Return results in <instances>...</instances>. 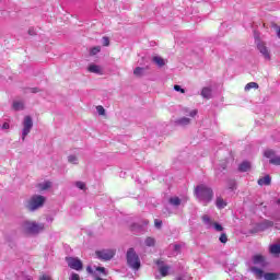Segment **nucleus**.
Wrapping results in <instances>:
<instances>
[{"mask_svg": "<svg viewBox=\"0 0 280 280\" xmlns=\"http://www.w3.org/2000/svg\"><path fill=\"white\" fill-rule=\"evenodd\" d=\"M195 194L198 198V201L205 205H209V202L213 200V190L205 184L197 186Z\"/></svg>", "mask_w": 280, "mask_h": 280, "instance_id": "obj_1", "label": "nucleus"}, {"mask_svg": "<svg viewBox=\"0 0 280 280\" xmlns=\"http://www.w3.org/2000/svg\"><path fill=\"white\" fill-rule=\"evenodd\" d=\"M47 199L43 195H33L27 201H26V209L28 211H38V209H42V207L45 206V201Z\"/></svg>", "mask_w": 280, "mask_h": 280, "instance_id": "obj_2", "label": "nucleus"}, {"mask_svg": "<svg viewBox=\"0 0 280 280\" xmlns=\"http://www.w3.org/2000/svg\"><path fill=\"white\" fill-rule=\"evenodd\" d=\"M127 259V266L131 268V270H139L141 268V258H139V255L135 250V248H129L126 254Z\"/></svg>", "mask_w": 280, "mask_h": 280, "instance_id": "obj_3", "label": "nucleus"}, {"mask_svg": "<svg viewBox=\"0 0 280 280\" xmlns=\"http://www.w3.org/2000/svg\"><path fill=\"white\" fill-rule=\"evenodd\" d=\"M23 231L25 233H30L31 235H36V233H40V231H45V224L43 223H36L32 221H25L22 224Z\"/></svg>", "mask_w": 280, "mask_h": 280, "instance_id": "obj_4", "label": "nucleus"}, {"mask_svg": "<svg viewBox=\"0 0 280 280\" xmlns=\"http://www.w3.org/2000/svg\"><path fill=\"white\" fill-rule=\"evenodd\" d=\"M95 255L97 259H101V261H110L115 255H117V249L115 248H107V249H101L96 250Z\"/></svg>", "mask_w": 280, "mask_h": 280, "instance_id": "obj_5", "label": "nucleus"}, {"mask_svg": "<svg viewBox=\"0 0 280 280\" xmlns=\"http://www.w3.org/2000/svg\"><path fill=\"white\" fill-rule=\"evenodd\" d=\"M252 272L256 276L258 279H265V280H279L280 275L279 273H264V270L257 268V267H252Z\"/></svg>", "mask_w": 280, "mask_h": 280, "instance_id": "obj_6", "label": "nucleus"}, {"mask_svg": "<svg viewBox=\"0 0 280 280\" xmlns=\"http://www.w3.org/2000/svg\"><path fill=\"white\" fill-rule=\"evenodd\" d=\"M22 141H25V137L32 132V128H34V120L32 116H25L22 122Z\"/></svg>", "mask_w": 280, "mask_h": 280, "instance_id": "obj_7", "label": "nucleus"}, {"mask_svg": "<svg viewBox=\"0 0 280 280\" xmlns=\"http://www.w3.org/2000/svg\"><path fill=\"white\" fill-rule=\"evenodd\" d=\"M67 264L72 270H82V260L73 257L67 258Z\"/></svg>", "mask_w": 280, "mask_h": 280, "instance_id": "obj_8", "label": "nucleus"}, {"mask_svg": "<svg viewBox=\"0 0 280 280\" xmlns=\"http://www.w3.org/2000/svg\"><path fill=\"white\" fill-rule=\"evenodd\" d=\"M257 49L261 54V56L265 58V60H270V50H268V47H266V43L258 42Z\"/></svg>", "mask_w": 280, "mask_h": 280, "instance_id": "obj_9", "label": "nucleus"}, {"mask_svg": "<svg viewBox=\"0 0 280 280\" xmlns=\"http://www.w3.org/2000/svg\"><path fill=\"white\" fill-rule=\"evenodd\" d=\"M158 268H159V272L162 277H167V275H170V266L165 265V262H163V260H156L155 261Z\"/></svg>", "mask_w": 280, "mask_h": 280, "instance_id": "obj_10", "label": "nucleus"}, {"mask_svg": "<svg viewBox=\"0 0 280 280\" xmlns=\"http://www.w3.org/2000/svg\"><path fill=\"white\" fill-rule=\"evenodd\" d=\"M265 156L267 159H270L269 163H271L272 165H280V158L275 156V151H272V150L265 151Z\"/></svg>", "mask_w": 280, "mask_h": 280, "instance_id": "obj_11", "label": "nucleus"}, {"mask_svg": "<svg viewBox=\"0 0 280 280\" xmlns=\"http://www.w3.org/2000/svg\"><path fill=\"white\" fill-rule=\"evenodd\" d=\"M170 205H172V207H180V205H186L187 203V197L180 199L178 197H171L168 199Z\"/></svg>", "mask_w": 280, "mask_h": 280, "instance_id": "obj_12", "label": "nucleus"}, {"mask_svg": "<svg viewBox=\"0 0 280 280\" xmlns=\"http://www.w3.org/2000/svg\"><path fill=\"white\" fill-rule=\"evenodd\" d=\"M149 221L144 220L141 223H133L131 225V231L136 232V233H141V231H143L144 226H148Z\"/></svg>", "mask_w": 280, "mask_h": 280, "instance_id": "obj_13", "label": "nucleus"}, {"mask_svg": "<svg viewBox=\"0 0 280 280\" xmlns=\"http://www.w3.org/2000/svg\"><path fill=\"white\" fill-rule=\"evenodd\" d=\"M88 71L90 73H96V75H102L104 73V69H102V66H97L95 63H91L88 68Z\"/></svg>", "mask_w": 280, "mask_h": 280, "instance_id": "obj_14", "label": "nucleus"}, {"mask_svg": "<svg viewBox=\"0 0 280 280\" xmlns=\"http://www.w3.org/2000/svg\"><path fill=\"white\" fill-rule=\"evenodd\" d=\"M275 226V222L265 220L257 225L258 231H268V229H272Z\"/></svg>", "mask_w": 280, "mask_h": 280, "instance_id": "obj_15", "label": "nucleus"}, {"mask_svg": "<svg viewBox=\"0 0 280 280\" xmlns=\"http://www.w3.org/2000/svg\"><path fill=\"white\" fill-rule=\"evenodd\" d=\"M189 124H191V119L187 117H182L175 120V126H182V128L189 126Z\"/></svg>", "mask_w": 280, "mask_h": 280, "instance_id": "obj_16", "label": "nucleus"}, {"mask_svg": "<svg viewBox=\"0 0 280 280\" xmlns=\"http://www.w3.org/2000/svg\"><path fill=\"white\" fill-rule=\"evenodd\" d=\"M253 262L256 266H261L264 268V266H266V260L264 259V256L261 255H256L253 257Z\"/></svg>", "mask_w": 280, "mask_h": 280, "instance_id": "obj_17", "label": "nucleus"}, {"mask_svg": "<svg viewBox=\"0 0 280 280\" xmlns=\"http://www.w3.org/2000/svg\"><path fill=\"white\" fill-rule=\"evenodd\" d=\"M51 182L49 180H46V182H43V183H39L37 185V189H39L40 191H47V189H51Z\"/></svg>", "mask_w": 280, "mask_h": 280, "instance_id": "obj_18", "label": "nucleus"}, {"mask_svg": "<svg viewBox=\"0 0 280 280\" xmlns=\"http://www.w3.org/2000/svg\"><path fill=\"white\" fill-rule=\"evenodd\" d=\"M201 220H202L203 224H206V226L208 229H211V226H213V221L211 220L210 215L205 214V215L201 217Z\"/></svg>", "mask_w": 280, "mask_h": 280, "instance_id": "obj_19", "label": "nucleus"}, {"mask_svg": "<svg viewBox=\"0 0 280 280\" xmlns=\"http://www.w3.org/2000/svg\"><path fill=\"white\" fill-rule=\"evenodd\" d=\"M144 246H148L149 248H152V247L156 246V240L152 236H148L144 240Z\"/></svg>", "mask_w": 280, "mask_h": 280, "instance_id": "obj_20", "label": "nucleus"}, {"mask_svg": "<svg viewBox=\"0 0 280 280\" xmlns=\"http://www.w3.org/2000/svg\"><path fill=\"white\" fill-rule=\"evenodd\" d=\"M270 183H272V178H270V175H266L262 178L258 179V185H260L262 187V185H270Z\"/></svg>", "mask_w": 280, "mask_h": 280, "instance_id": "obj_21", "label": "nucleus"}, {"mask_svg": "<svg viewBox=\"0 0 280 280\" xmlns=\"http://www.w3.org/2000/svg\"><path fill=\"white\" fill-rule=\"evenodd\" d=\"M152 61L156 63L159 67H165L166 61L162 57L155 56L152 58Z\"/></svg>", "mask_w": 280, "mask_h": 280, "instance_id": "obj_22", "label": "nucleus"}, {"mask_svg": "<svg viewBox=\"0 0 280 280\" xmlns=\"http://www.w3.org/2000/svg\"><path fill=\"white\" fill-rule=\"evenodd\" d=\"M201 97H205L206 100L211 98V88H203L201 91Z\"/></svg>", "mask_w": 280, "mask_h": 280, "instance_id": "obj_23", "label": "nucleus"}, {"mask_svg": "<svg viewBox=\"0 0 280 280\" xmlns=\"http://www.w3.org/2000/svg\"><path fill=\"white\" fill-rule=\"evenodd\" d=\"M12 106L15 110H23V108H25V104L23 103V101L13 102Z\"/></svg>", "mask_w": 280, "mask_h": 280, "instance_id": "obj_24", "label": "nucleus"}, {"mask_svg": "<svg viewBox=\"0 0 280 280\" xmlns=\"http://www.w3.org/2000/svg\"><path fill=\"white\" fill-rule=\"evenodd\" d=\"M240 172H248L250 170V162H243L238 166Z\"/></svg>", "mask_w": 280, "mask_h": 280, "instance_id": "obj_25", "label": "nucleus"}, {"mask_svg": "<svg viewBox=\"0 0 280 280\" xmlns=\"http://www.w3.org/2000/svg\"><path fill=\"white\" fill-rule=\"evenodd\" d=\"M271 255H279L280 253V245L279 244H273L269 248Z\"/></svg>", "mask_w": 280, "mask_h": 280, "instance_id": "obj_26", "label": "nucleus"}, {"mask_svg": "<svg viewBox=\"0 0 280 280\" xmlns=\"http://www.w3.org/2000/svg\"><path fill=\"white\" fill-rule=\"evenodd\" d=\"M143 73H145V69L144 68L137 67L133 70V75H137V78H141V75H143Z\"/></svg>", "mask_w": 280, "mask_h": 280, "instance_id": "obj_27", "label": "nucleus"}, {"mask_svg": "<svg viewBox=\"0 0 280 280\" xmlns=\"http://www.w3.org/2000/svg\"><path fill=\"white\" fill-rule=\"evenodd\" d=\"M93 272H95V275H97V272H101L103 277H108V271L104 267H96L95 271L93 270Z\"/></svg>", "mask_w": 280, "mask_h": 280, "instance_id": "obj_28", "label": "nucleus"}, {"mask_svg": "<svg viewBox=\"0 0 280 280\" xmlns=\"http://www.w3.org/2000/svg\"><path fill=\"white\" fill-rule=\"evenodd\" d=\"M100 51H102V47L95 46V47L91 48L90 56H97V54H100Z\"/></svg>", "mask_w": 280, "mask_h": 280, "instance_id": "obj_29", "label": "nucleus"}, {"mask_svg": "<svg viewBox=\"0 0 280 280\" xmlns=\"http://www.w3.org/2000/svg\"><path fill=\"white\" fill-rule=\"evenodd\" d=\"M250 89H259V84L256 82H249L245 85V91H250Z\"/></svg>", "mask_w": 280, "mask_h": 280, "instance_id": "obj_30", "label": "nucleus"}, {"mask_svg": "<svg viewBox=\"0 0 280 280\" xmlns=\"http://www.w3.org/2000/svg\"><path fill=\"white\" fill-rule=\"evenodd\" d=\"M217 207L218 209H224V207H226V201L222 198H217Z\"/></svg>", "mask_w": 280, "mask_h": 280, "instance_id": "obj_31", "label": "nucleus"}, {"mask_svg": "<svg viewBox=\"0 0 280 280\" xmlns=\"http://www.w3.org/2000/svg\"><path fill=\"white\" fill-rule=\"evenodd\" d=\"M223 170H226V162H222L220 164V166L215 170V175L220 176V172H222Z\"/></svg>", "mask_w": 280, "mask_h": 280, "instance_id": "obj_32", "label": "nucleus"}, {"mask_svg": "<svg viewBox=\"0 0 280 280\" xmlns=\"http://www.w3.org/2000/svg\"><path fill=\"white\" fill-rule=\"evenodd\" d=\"M68 162H70L72 165H78V156L75 155H69Z\"/></svg>", "mask_w": 280, "mask_h": 280, "instance_id": "obj_33", "label": "nucleus"}, {"mask_svg": "<svg viewBox=\"0 0 280 280\" xmlns=\"http://www.w3.org/2000/svg\"><path fill=\"white\" fill-rule=\"evenodd\" d=\"M75 187H78V189H81L82 191H85L86 184H84L83 182H77Z\"/></svg>", "mask_w": 280, "mask_h": 280, "instance_id": "obj_34", "label": "nucleus"}, {"mask_svg": "<svg viewBox=\"0 0 280 280\" xmlns=\"http://www.w3.org/2000/svg\"><path fill=\"white\" fill-rule=\"evenodd\" d=\"M219 240H220L221 244H226V242H229V237L226 236L225 233L221 234Z\"/></svg>", "mask_w": 280, "mask_h": 280, "instance_id": "obj_35", "label": "nucleus"}, {"mask_svg": "<svg viewBox=\"0 0 280 280\" xmlns=\"http://www.w3.org/2000/svg\"><path fill=\"white\" fill-rule=\"evenodd\" d=\"M96 110H97L98 115H106V109H104V107L102 105H98L96 107Z\"/></svg>", "mask_w": 280, "mask_h": 280, "instance_id": "obj_36", "label": "nucleus"}, {"mask_svg": "<svg viewBox=\"0 0 280 280\" xmlns=\"http://www.w3.org/2000/svg\"><path fill=\"white\" fill-rule=\"evenodd\" d=\"M212 226H214V230L218 231L219 233L224 231V228H222V225L219 223H212Z\"/></svg>", "mask_w": 280, "mask_h": 280, "instance_id": "obj_37", "label": "nucleus"}, {"mask_svg": "<svg viewBox=\"0 0 280 280\" xmlns=\"http://www.w3.org/2000/svg\"><path fill=\"white\" fill-rule=\"evenodd\" d=\"M154 226L155 229H161V226H163V221L155 219L154 220Z\"/></svg>", "mask_w": 280, "mask_h": 280, "instance_id": "obj_38", "label": "nucleus"}, {"mask_svg": "<svg viewBox=\"0 0 280 280\" xmlns=\"http://www.w3.org/2000/svg\"><path fill=\"white\" fill-rule=\"evenodd\" d=\"M102 43L104 47H108V45H110V39H108V37H103Z\"/></svg>", "mask_w": 280, "mask_h": 280, "instance_id": "obj_39", "label": "nucleus"}, {"mask_svg": "<svg viewBox=\"0 0 280 280\" xmlns=\"http://www.w3.org/2000/svg\"><path fill=\"white\" fill-rule=\"evenodd\" d=\"M228 187H229V189H235V182L233 180V179H230L229 182H228Z\"/></svg>", "mask_w": 280, "mask_h": 280, "instance_id": "obj_40", "label": "nucleus"}, {"mask_svg": "<svg viewBox=\"0 0 280 280\" xmlns=\"http://www.w3.org/2000/svg\"><path fill=\"white\" fill-rule=\"evenodd\" d=\"M174 91H177L178 93H185V89H182L180 85H174Z\"/></svg>", "mask_w": 280, "mask_h": 280, "instance_id": "obj_41", "label": "nucleus"}, {"mask_svg": "<svg viewBox=\"0 0 280 280\" xmlns=\"http://www.w3.org/2000/svg\"><path fill=\"white\" fill-rule=\"evenodd\" d=\"M39 280H54V279H51V276L49 275H43L39 277Z\"/></svg>", "mask_w": 280, "mask_h": 280, "instance_id": "obj_42", "label": "nucleus"}, {"mask_svg": "<svg viewBox=\"0 0 280 280\" xmlns=\"http://www.w3.org/2000/svg\"><path fill=\"white\" fill-rule=\"evenodd\" d=\"M70 280H80V275L72 273L71 277H70Z\"/></svg>", "mask_w": 280, "mask_h": 280, "instance_id": "obj_43", "label": "nucleus"}, {"mask_svg": "<svg viewBox=\"0 0 280 280\" xmlns=\"http://www.w3.org/2000/svg\"><path fill=\"white\" fill-rule=\"evenodd\" d=\"M28 34L30 36H36V30H34L33 27L28 28Z\"/></svg>", "mask_w": 280, "mask_h": 280, "instance_id": "obj_44", "label": "nucleus"}, {"mask_svg": "<svg viewBox=\"0 0 280 280\" xmlns=\"http://www.w3.org/2000/svg\"><path fill=\"white\" fill-rule=\"evenodd\" d=\"M198 115V109H192L190 113H189V117H195Z\"/></svg>", "mask_w": 280, "mask_h": 280, "instance_id": "obj_45", "label": "nucleus"}, {"mask_svg": "<svg viewBox=\"0 0 280 280\" xmlns=\"http://www.w3.org/2000/svg\"><path fill=\"white\" fill-rule=\"evenodd\" d=\"M8 129H10V124L4 122V124L2 125V130H8Z\"/></svg>", "mask_w": 280, "mask_h": 280, "instance_id": "obj_46", "label": "nucleus"}, {"mask_svg": "<svg viewBox=\"0 0 280 280\" xmlns=\"http://www.w3.org/2000/svg\"><path fill=\"white\" fill-rule=\"evenodd\" d=\"M275 28H276L278 38H280V27L276 25Z\"/></svg>", "mask_w": 280, "mask_h": 280, "instance_id": "obj_47", "label": "nucleus"}, {"mask_svg": "<svg viewBox=\"0 0 280 280\" xmlns=\"http://www.w3.org/2000/svg\"><path fill=\"white\" fill-rule=\"evenodd\" d=\"M31 91H32L33 93H38V89H36V88L31 89Z\"/></svg>", "mask_w": 280, "mask_h": 280, "instance_id": "obj_48", "label": "nucleus"}, {"mask_svg": "<svg viewBox=\"0 0 280 280\" xmlns=\"http://www.w3.org/2000/svg\"><path fill=\"white\" fill-rule=\"evenodd\" d=\"M175 250H178L180 248V245H174Z\"/></svg>", "mask_w": 280, "mask_h": 280, "instance_id": "obj_49", "label": "nucleus"}, {"mask_svg": "<svg viewBox=\"0 0 280 280\" xmlns=\"http://www.w3.org/2000/svg\"><path fill=\"white\" fill-rule=\"evenodd\" d=\"M277 205H279V206H280V199H278V200H277Z\"/></svg>", "mask_w": 280, "mask_h": 280, "instance_id": "obj_50", "label": "nucleus"}, {"mask_svg": "<svg viewBox=\"0 0 280 280\" xmlns=\"http://www.w3.org/2000/svg\"><path fill=\"white\" fill-rule=\"evenodd\" d=\"M178 280H183V279L179 278Z\"/></svg>", "mask_w": 280, "mask_h": 280, "instance_id": "obj_51", "label": "nucleus"}]
</instances>
